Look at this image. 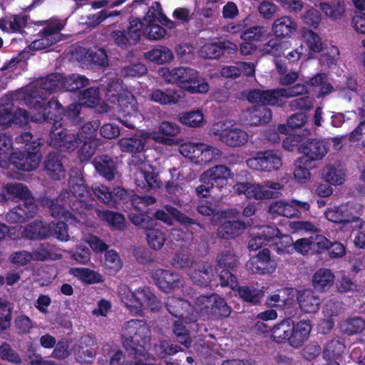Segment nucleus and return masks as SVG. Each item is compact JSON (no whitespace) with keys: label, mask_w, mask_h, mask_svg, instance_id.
Returning <instances> with one entry per match:
<instances>
[{"label":"nucleus","mask_w":365,"mask_h":365,"mask_svg":"<svg viewBox=\"0 0 365 365\" xmlns=\"http://www.w3.org/2000/svg\"><path fill=\"white\" fill-rule=\"evenodd\" d=\"M16 143H22L23 150L14 152L8 160V168L12 165L22 171L35 170L42 158L41 148L43 143L40 138L34 139L30 132H25L16 138Z\"/></svg>","instance_id":"1"},{"label":"nucleus","mask_w":365,"mask_h":365,"mask_svg":"<svg viewBox=\"0 0 365 365\" xmlns=\"http://www.w3.org/2000/svg\"><path fill=\"white\" fill-rule=\"evenodd\" d=\"M150 329L145 320L131 319L124 323L122 332L123 345L135 359L145 356L146 346L150 344Z\"/></svg>","instance_id":"2"},{"label":"nucleus","mask_w":365,"mask_h":365,"mask_svg":"<svg viewBox=\"0 0 365 365\" xmlns=\"http://www.w3.org/2000/svg\"><path fill=\"white\" fill-rule=\"evenodd\" d=\"M31 104L33 106L31 120L36 123H46L51 125L50 145L51 146L53 131L61 133V129H63L61 121L65 108L54 98L47 102L43 99L38 100L34 98L31 99Z\"/></svg>","instance_id":"3"},{"label":"nucleus","mask_w":365,"mask_h":365,"mask_svg":"<svg viewBox=\"0 0 365 365\" xmlns=\"http://www.w3.org/2000/svg\"><path fill=\"white\" fill-rule=\"evenodd\" d=\"M61 192L68 194V207L74 213H80V217L86 215V211L93 210L95 198L92 196V192L86 184L83 178L71 176L68 180V189H64Z\"/></svg>","instance_id":"4"},{"label":"nucleus","mask_w":365,"mask_h":365,"mask_svg":"<svg viewBox=\"0 0 365 365\" xmlns=\"http://www.w3.org/2000/svg\"><path fill=\"white\" fill-rule=\"evenodd\" d=\"M160 73L166 81L176 83L191 93H205L209 90V84L199 79V73L195 69L184 67L162 68Z\"/></svg>","instance_id":"5"},{"label":"nucleus","mask_w":365,"mask_h":365,"mask_svg":"<svg viewBox=\"0 0 365 365\" xmlns=\"http://www.w3.org/2000/svg\"><path fill=\"white\" fill-rule=\"evenodd\" d=\"M98 126L96 123L88 122L83 124L76 134L68 133L66 129H61V133L53 131L51 146L60 151L71 153L83 141L96 140Z\"/></svg>","instance_id":"6"},{"label":"nucleus","mask_w":365,"mask_h":365,"mask_svg":"<svg viewBox=\"0 0 365 365\" xmlns=\"http://www.w3.org/2000/svg\"><path fill=\"white\" fill-rule=\"evenodd\" d=\"M210 133L217 137L221 143L230 148L242 146L248 141L247 133L232 122L215 123L210 128Z\"/></svg>","instance_id":"7"},{"label":"nucleus","mask_w":365,"mask_h":365,"mask_svg":"<svg viewBox=\"0 0 365 365\" xmlns=\"http://www.w3.org/2000/svg\"><path fill=\"white\" fill-rule=\"evenodd\" d=\"M66 23L58 19H51L46 21V26L38 33L37 38L30 44L34 51L46 49L51 46L68 38L61 31L64 29Z\"/></svg>","instance_id":"8"},{"label":"nucleus","mask_w":365,"mask_h":365,"mask_svg":"<svg viewBox=\"0 0 365 365\" xmlns=\"http://www.w3.org/2000/svg\"><path fill=\"white\" fill-rule=\"evenodd\" d=\"M144 23L140 19L131 16L129 19V26L127 30H114L110 34V38L115 45L123 49L138 43L142 36Z\"/></svg>","instance_id":"9"},{"label":"nucleus","mask_w":365,"mask_h":365,"mask_svg":"<svg viewBox=\"0 0 365 365\" xmlns=\"http://www.w3.org/2000/svg\"><path fill=\"white\" fill-rule=\"evenodd\" d=\"M246 163L251 169L268 173L278 170L282 165L281 156L277 150H274L258 152L255 157L249 158Z\"/></svg>","instance_id":"10"},{"label":"nucleus","mask_w":365,"mask_h":365,"mask_svg":"<svg viewBox=\"0 0 365 365\" xmlns=\"http://www.w3.org/2000/svg\"><path fill=\"white\" fill-rule=\"evenodd\" d=\"M326 218L336 224H348L349 222H357L356 227L361 229L364 222L360 219L355 206L352 203L347 202L339 206L329 207L325 212Z\"/></svg>","instance_id":"11"},{"label":"nucleus","mask_w":365,"mask_h":365,"mask_svg":"<svg viewBox=\"0 0 365 365\" xmlns=\"http://www.w3.org/2000/svg\"><path fill=\"white\" fill-rule=\"evenodd\" d=\"M120 149L123 153L132 155L129 163L134 166H140L145 161L144 155L145 140L140 137L134 135L129 138H122L118 143Z\"/></svg>","instance_id":"12"},{"label":"nucleus","mask_w":365,"mask_h":365,"mask_svg":"<svg viewBox=\"0 0 365 365\" xmlns=\"http://www.w3.org/2000/svg\"><path fill=\"white\" fill-rule=\"evenodd\" d=\"M66 192H61L56 199L46 198L43 200V205L49 208L51 215L55 218L63 219L66 221L76 219L80 217V213H74L68 207Z\"/></svg>","instance_id":"13"},{"label":"nucleus","mask_w":365,"mask_h":365,"mask_svg":"<svg viewBox=\"0 0 365 365\" xmlns=\"http://www.w3.org/2000/svg\"><path fill=\"white\" fill-rule=\"evenodd\" d=\"M155 285L163 292L170 293L183 286V279L180 275L173 271L157 269L152 274Z\"/></svg>","instance_id":"14"},{"label":"nucleus","mask_w":365,"mask_h":365,"mask_svg":"<svg viewBox=\"0 0 365 365\" xmlns=\"http://www.w3.org/2000/svg\"><path fill=\"white\" fill-rule=\"evenodd\" d=\"M230 281H226L225 287H229L233 291L237 292L239 298L250 304H259L264 296V292L256 288L255 286H240L237 277H230Z\"/></svg>","instance_id":"15"},{"label":"nucleus","mask_w":365,"mask_h":365,"mask_svg":"<svg viewBox=\"0 0 365 365\" xmlns=\"http://www.w3.org/2000/svg\"><path fill=\"white\" fill-rule=\"evenodd\" d=\"M180 132V127L175 123L162 121L158 130L146 133L147 138L165 145H173L178 143L175 137Z\"/></svg>","instance_id":"16"},{"label":"nucleus","mask_w":365,"mask_h":365,"mask_svg":"<svg viewBox=\"0 0 365 365\" xmlns=\"http://www.w3.org/2000/svg\"><path fill=\"white\" fill-rule=\"evenodd\" d=\"M180 153L184 156L192 158H200V160L203 162H210L215 159H218L222 151L215 147L208 145L204 143L197 145L183 144L180 146Z\"/></svg>","instance_id":"17"},{"label":"nucleus","mask_w":365,"mask_h":365,"mask_svg":"<svg viewBox=\"0 0 365 365\" xmlns=\"http://www.w3.org/2000/svg\"><path fill=\"white\" fill-rule=\"evenodd\" d=\"M217 266L222 269L218 275L220 282L217 285L225 287L226 281L229 282L230 277H236L233 272L237 270L239 264L238 257L230 251H223L217 257Z\"/></svg>","instance_id":"18"},{"label":"nucleus","mask_w":365,"mask_h":365,"mask_svg":"<svg viewBox=\"0 0 365 365\" xmlns=\"http://www.w3.org/2000/svg\"><path fill=\"white\" fill-rule=\"evenodd\" d=\"M246 269L252 274H264L272 273L275 266L271 260L268 248H263L258 254L246 263Z\"/></svg>","instance_id":"19"},{"label":"nucleus","mask_w":365,"mask_h":365,"mask_svg":"<svg viewBox=\"0 0 365 365\" xmlns=\"http://www.w3.org/2000/svg\"><path fill=\"white\" fill-rule=\"evenodd\" d=\"M329 143L324 139H308L299 150L304 154L302 158L309 159V162L322 160L328 153Z\"/></svg>","instance_id":"20"},{"label":"nucleus","mask_w":365,"mask_h":365,"mask_svg":"<svg viewBox=\"0 0 365 365\" xmlns=\"http://www.w3.org/2000/svg\"><path fill=\"white\" fill-rule=\"evenodd\" d=\"M37 212L34 202H21L11 209L6 214V220L11 224L24 223L33 218Z\"/></svg>","instance_id":"21"},{"label":"nucleus","mask_w":365,"mask_h":365,"mask_svg":"<svg viewBox=\"0 0 365 365\" xmlns=\"http://www.w3.org/2000/svg\"><path fill=\"white\" fill-rule=\"evenodd\" d=\"M272 117L270 108L254 106L247 108L242 114L244 123L250 126H258L268 123Z\"/></svg>","instance_id":"22"},{"label":"nucleus","mask_w":365,"mask_h":365,"mask_svg":"<svg viewBox=\"0 0 365 365\" xmlns=\"http://www.w3.org/2000/svg\"><path fill=\"white\" fill-rule=\"evenodd\" d=\"M203 177L207 182L213 184V187L221 189L227 184V180L232 176L231 170L222 165H215L202 173Z\"/></svg>","instance_id":"23"},{"label":"nucleus","mask_w":365,"mask_h":365,"mask_svg":"<svg viewBox=\"0 0 365 365\" xmlns=\"http://www.w3.org/2000/svg\"><path fill=\"white\" fill-rule=\"evenodd\" d=\"M297 22L289 16H282L274 20L272 31L277 38H291L297 31Z\"/></svg>","instance_id":"24"},{"label":"nucleus","mask_w":365,"mask_h":365,"mask_svg":"<svg viewBox=\"0 0 365 365\" xmlns=\"http://www.w3.org/2000/svg\"><path fill=\"white\" fill-rule=\"evenodd\" d=\"M291 330L289 344L292 347L299 348L308 339L312 325L309 321L301 320L296 324L293 321Z\"/></svg>","instance_id":"25"},{"label":"nucleus","mask_w":365,"mask_h":365,"mask_svg":"<svg viewBox=\"0 0 365 365\" xmlns=\"http://www.w3.org/2000/svg\"><path fill=\"white\" fill-rule=\"evenodd\" d=\"M93 165L99 175L107 180H112L115 178L117 164L111 156L98 155L93 159Z\"/></svg>","instance_id":"26"},{"label":"nucleus","mask_w":365,"mask_h":365,"mask_svg":"<svg viewBox=\"0 0 365 365\" xmlns=\"http://www.w3.org/2000/svg\"><path fill=\"white\" fill-rule=\"evenodd\" d=\"M61 157L59 153L50 152L43 163L48 176L53 180H59L65 176L66 170Z\"/></svg>","instance_id":"27"},{"label":"nucleus","mask_w":365,"mask_h":365,"mask_svg":"<svg viewBox=\"0 0 365 365\" xmlns=\"http://www.w3.org/2000/svg\"><path fill=\"white\" fill-rule=\"evenodd\" d=\"M297 299L304 312L316 313L319 309L321 299L312 290L304 289L299 292Z\"/></svg>","instance_id":"28"},{"label":"nucleus","mask_w":365,"mask_h":365,"mask_svg":"<svg viewBox=\"0 0 365 365\" xmlns=\"http://www.w3.org/2000/svg\"><path fill=\"white\" fill-rule=\"evenodd\" d=\"M292 325H293V319L291 317L284 318L275 324L269 330L272 340L279 344L289 343Z\"/></svg>","instance_id":"29"},{"label":"nucleus","mask_w":365,"mask_h":365,"mask_svg":"<svg viewBox=\"0 0 365 365\" xmlns=\"http://www.w3.org/2000/svg\"><path fill=\"white\" fill-rule=\"evenodd\" d=\"M307 86L314 91H317V97H324L334 91L331 83L329 81L328 75L324 73H317L306 81Z\"/></svg>","instance_id":"30"},{"label":"nucleus","mask_w":365,"mask_h":365,"mask_svg":"<svg viewBox=\"0 0 365 365\" xmlns=\"http://www.w3.org/2000/svg\"><path fill=\"white\" fill-rule=\"evenodd\" d=\"M245 228L246 225L242 221H225L219 226L217 235L225 240L235 239L242 233Z\"/></svg>","instance_id":"31"},{"label":"nucleus","mask_w":365,"mask_h":365,"mask_svg":"<svg viewBox=\"0 0 365 365\" xmlns=\"http://www.w3.org/2000/svg\"><path fill=\"white\" fill-rule=\"evenodd\" d=\"M334 278L335 276L330 269L322 268L313 275L312 285L316 290L324 292L331 287Z\"/></svg>","instance_id":"32"},{"label":"nucleus","mask_w":365,"mask_h":365,"mask_svg":"<svg viewBox=\"0 0 365 365\" xmlns=\"http://www.w3.org/2000/svg\"><path fill=\"white\" fill-rule=\"evenodd\" d=\"M190 304L187 300L175 297H168L165 302V307L168 312L173 317L182 319L189 313Z\"/></svg>","instance_id":"33"},{"label":"nucleus","mask_w":365,"mask_h":365,"mask_svg":"<svg viewBox=\"0 0 365 365\" xmlns=\"http://www.w3.org/2000/svg\"><path fill=\"white\" fill-rule=\"evenodd\" d=\"M4 191L10 198H18L22 202H34V197L27 186L20 182L7 184Z\"/></svg>","instance_id":"34"},{"label":"nucleus","mask_w":365,"mask_h":365,"mask_svg":"<svg viewBox=\"0 0 365 365\" xmlns=\"http://www.w3.org/2000/svg\"><path fill=\"white\" fill-rule=\"evenodd\" d=\"M341 333L347 336L361 334L365 328V320L360 317H348L338 324Z\"/></svg>","instance_id":"35"},{"label":"nucleus","mask_w":365,"mask_h":365,"mask_svg":"<svg viewBox=\"0 0 365 365\" xmlns=\"http://www.w3.org/2000/svg\"><path fill=\"white\" fill-rule=\"evenodd\" d=\"M49 225L42 221L35 220L25 228V237L29 240H41L51 235Z\"/></svg>","instance_id":"36"},{"label":"nucleus","mask_w":365,"mask_h":365,"mask_svg":"<svg viewBox=\"0 0 365 365\" xmlns=\"http://www.w3.org/2000/svg\"><path fill=\"white\" fill-rule=\"evenodd\" d=\"M150 99L162 106H171L178 103L179 96L173 89L163 91L160 88L153 89L150 93Z\"/></svg>","instance_id":"37"},{"label":"nucleus","mask_w":365,"mask_h":365,"mask_svg":"<svg viewBox=\"0 0 365 365\" xmlns=\"http://www.w3.org/2000/svg\"><path fill=\"white\" fill-rule=\"evenodd\" d=\"M322 178L324 181L334 185L344 183L346 178L345 170L339 165H328L322 170Z\"/></svg>","instance_id":"38"},{"label":"nucleus","mask_w":365,"mask_h":365,"mask_svg":"<svg viewBox=\"0 0 365 365\" xmlns=\"http://www.w3.org/2000/svg\"><path fill=\"white\" fill-rule=\"evenodd\" d=\"M346 346L340 339H333L327 344L323 356L329 361H338L342 358Z\"/></svg>","instance_id":"39"},{"label":"nucleus","mask_w":365,"mask_h":365,"mask_svg":"<svg viewBox=\"0 0 365 365\" xmlns=\"http://www.w3.org/2000/svg\"><path fill=\"white\" fill-rule=\"evenodd\" d=\"M173 331L178 343L184 345L186 348L191 346L192 340L186 322L182 319L175 321L173 324Z\"/></svg>","instance_id":"40"},{"label":"nucleus","mask_w":365,"mask_h":365,"mask_svg":"<svg viewBox=\"0 0 365 365\" xmlns=\"http://www.w3.org/2000/svg\"><path fill=\"white\" fill-rule=\"evenodd\" d=\"M135 182L138 187L145 191H150L152 189L159 188L160 186L158 175L153 170L140 171V176H138L135 179Z\"/></svg>","instance_id":"41"},{"label":"nucleus","mask_w":365,"mask_h":365,"mask_svg":"<svg viewBox=\"0 0 365 365\" xmlns=\"http://www.w3.org/2000/svg\"><path fill=\"white\" fill-rule=\"evenodd\" d=\"M189 275L190 279L195 284L201 286H208L212 284V267L205 264L197 265L190 270Z\"/></svg>","instance_id":"42"},{"label":"nucleus","mask_w":365,"mask_h":365,"mask_svg":"<svg viewBox=\"0 0 365 365\" xmlns=\"http://www.w3.org/2000/svg\"><path fill=\"white\" fill-rule=\"evenodd\" d=\"M212 304L209 310L208 314L213 319H218L221 317H227L231 313V309L227 305L224 298L217 294H213Z\"/></svg>","instance_id":"43"},{"label":"nucleus","mask_w":365,"mask_h":365,"mask_svg":"<svg viewBox=\"0 0 365 365\" xmlns=\"http://www.w3.org/2000/svg\"><path fill=\"white\" fill-rule=\"evenodd\" d=\"M71 274L84 284H93L104 281L100 273L88 268H73L71 269Z\"/></svg>","instance_id":"44"},{"label":"nucleus","mask_w":365,"mask_h":365,"mask_svg":"<svg viewBox=\"0 0 365 365\" xmlns=\"http://www.w3.org/2000/svg\"><path fill=\"white\" fill-rule=\"evenodd\" d=\"M145 58L158 64L170 62L173 58V52L166 46H159L145 53Z\"/></svg>","instance_id":"45"},{"label":"nucleus","mask_w":365,"mask_h":365,"mask_svg":"<svg viewBox=\"0 0 365 365\" xmlns=\"http://www.w3.org/2000/svg\"><path fill=\"white\" fill-rule=\"evenodd\" d=\"M38 85L40 88L47 92H57L63 89V76L57 73H51L41 78L38 81Z\"/></svg>","instance_id":"46"},{"label":"nucleus","mask_w":365,"mask_h":365,"mask_svg":"<svg viewBox=\"0 0 365 365\" xmlns=\"http://www.w3.org/2000/svg\"><path fill=\"white\" fill-rule=\"evenodd\" d=\"M240 68L236 66H224L221 69V75L225 78H235L239 77L242 73V69L246 71V75L252 76L255 74V66L252 63L242 62Z\"/></svg>","instance_id":"47"},{"label":"nucleus","mask_w":365,"mask_h":365,"mask_svg":"<svg viewBox=\"0 0 365 365\" xmlns=\"http://www.w3.org/2000/svg\"><path fill=\"white\" fill-rule=\"evenodd\" d=\"M146 238L149 247L155 250H160L166 240L165 233L155 225L146 230Z\"/></svg>","instance_id":"48"},{"label":"nucleus","mask_w":365,"mask_h":365,"mask_svg":"<svg viewBox=\"0 0 365 365\" xmlns=\"http://www.w3.org/2000/svg\"><path fill=\"white\" fill-rule=\"evenodd\" d=\"M13 140L11 136L0 133V166L8 168V160L13 154Z\"/></svg>","instance_id":"49"},{"label":"nucleus","mask_w":365,"mask_h":365,"mask_svg":"<svg viewBox=\"0 0 365 365\" xmlns=\"http://www.w3.org/2000/svg\"><path fill=\"white\" fill-rule=\"evenodd\" d=\"M306 158H299L295 163L294 177L299 182H305L310 178V169L314 166Z\"/></svg>","instance_id":"50"},{"label":"nucleus","mask_w":365,"mask_h":365,"mask_svg":"<svg viewBox=\"0 0 365 365\" xmlns=\"http://www.w3.org/2000/svg\"><path fill=\"white\" fill-rule=\"evenodd\" d=\"M81 104L88 108L96 107L100 101V91L97 87H91L81 91L78 95Z\"/></svg>","instance_id":"51"},{"label":"nucleus","mask_w":365,"mask_h":365,"mask_svg":"<svg viewBox=\"0 0 365 365\" xmlns=\"http://www.w3.org/2000/svg\"><path fill=\"white\" fill-rule=\"evenodd\" d=\"M88 79L81 75L73 74L67 78H63V89L66 91L75 92L88 84Z\"/></svg>","instance_id":"52"},{"label":"nucleus","mask_w":365,"mask_h":365,"mask_svg":"<svg viewBox=\"0 0 365 365\" xmlns=\"http://www.w3.org/2000/svg\"><path fill=\"white\" fill-rule=\"evenodd\" d=\"M123 267L119 255L114 250L108 251L105 255L104 267L110 275H114Z\"/></svg>","instance_id":"53"},{"label":"nucleus","mask_w":365,"mask_h":365,"mask_svg":"<svg viewBox=\"0 0 365 365\" xmlns=\"http://www.w3.org/2000/svg\"><path fill=\"white\" fill-rule=\"evenodd\" d=\"M203 118L202 112L199 110L184 112L178 115V119L182 124L192 128L200 127Z\"/></svg>","instance_id":"54"},{"label":"nucleus","mask_w":365,"mask_h":365,"mask_svg":"<svg viewBox=\"0 0 365 365\" xmlns=\"http://www.w3.org/2000/svg\"><path fill=\"white\" fill-rule=\"evenodd\" d=\"M101 217L112 228L118 230H124L125 218L122 214L113 211L106 210L102 212Z\"/></svg>","instance_id":"55"},{"label":"nucleus","mask_w":365,"mask_h":365,"mask_svg":"<svg viewBox=\"0 0 365 365\" xmlns=\"http://www.w3.org/2000/svg\"><path fill=\"white\" fill-rule=\"evenodd\" d=\"M165 210L173 216V219L180 222L182 225H184L187 229L192 228L193 225H197L200 227H202V225L200 222L187 216L185 214L181 212L179 210L171 205H166Z\"/></svg>","instance_id":"56"},{"label":"nucleus","mask_w":365,"mask_h":365,"mask_svg":"<svg viewBox=\"0 0 365 365\" xmlns=\"http://www.w3.org/2000/svg\"><path fill=\"white\" fill-rule=\"evenodd\" d=\"M119 296L122 302L125 304L127 309L131 312L136 314L135 308L133 307L135 304H139L136 302L135 291H132L127 285L121 286L119 288Z\"/></svg>","instance_id":"57"},{"label":"nucleus","mask_w":365,"mask_h":365,"mask_svg":"<svg viewBox=\"0 0 365 365\" xmlns=\"http://www.w3.org/2000/svg\"><path fill=\"white\" fill-rule=\"evenodd\" d=\"M284 95V88L267 89L266 106L283 107L286 103Z\"/></svg>","instance_id":"58"},{"label":"nucleus","mask_w":365,"mask_h":365,"mask_svg":"<svg viewBox=\"0 0 365 365\" xmlns=\"http://www.w3.org/2000/svg\"><path fill=\"white\" fill-rule=\"evenodd\" d=\"M0 359L16 365H19L22 363L21 358L19 354L6 341L0 345Z\"/></svg>","instance_id":"59"},{"label":"nucleus","mask_w":365,"mask_h":365,"mask_svg":"<svg viewBox=\"0 0 365 365\" xmlns=\"http://www.w3.org/2000/svg\"><path fill=\"white\" fill-rule=\"evenodd\" d=\"M86 58L90 61L91 63L93 65L100 66H105L108 65V55L104 48H89L86 51Z\"/></svg>","instance_id":"60"},{"label":"nucleus","mask_w":365,"mask_h":365,"mask_svg":"<svg viewBox=\"0 0 365 365\" xmlns=\"http://www.w3.org/2000/svg\"><path fill=\"white\" fill-rule=\"evenodd\" d=\"M266 29L262 26H255L248 29H245L242 32L240 37L243 41L257 43L261 41L265 36Z\"/></svg>","instance_id":"61"},{"label":"nucleus","mask_w":365,"mask_h":365,"mask_svg":"<svg viewBox=\"0 0 365 365\" xmlns=\"http://www.w3.org/2000/svg\"><path fill=\"white\" fill-rule=\"evenodd\" d=\"M29 16L26 14H13L8 16V25L11 33H20L27 26Z\"/></svg>","instance_id":"62"},{"label":"nucleus","mask_w":365,"mask_h":365,"mask_svg":"<svg viewBox=\"0 0 365 365\" xmlns=\"http://www.w3.org/2000/svg\"><path fill=\"white\" fill-rule=\"evenodd\" d=\"M138 212L137 213L130 215V220L133 224L145 230L150 226L156 225V221L146 212H143V211Z\"/></svg>","instance_id":"63"},{"label":"nucleus","mask_w":365,"mask_h":365,"mask_svg":"<svg viewBox=\"0 0 365 365\" xmlns=\"http://www.w3.org/2000/svg\"><path fill=\"white\" fill-rule=\"evenodd\" d=\"M221 49L220 41L207 43L201 47L200 55L207 59H218L222 56Z\"/></svg>","instance_id":"64"}]
</instances>
